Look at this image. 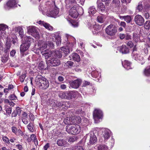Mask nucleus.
<instances>
[{
	"label": "nucleus",
	"instance_id": "nucleus-10",
	"mask_svg": "<svg viewBox=\"0 0 150 150\" xmlns=\"http://www.w3.org/2000/svg\"><path fill=\"white\" fill-rule=\"evenodd\" d=\"M47 62L52 67L58 66L60 63L59 60L53 57L50 60H49Z\"/></svg>",
	"mask_w": 150,
	"mask_h": 150
},
{
	"label": "nucleus",
	"instance_id": "nucleus-50",
	"mask_svg": "<svg viewBox=\"0 0 150 150\" xmlns=\"http://www.w3.org/2000/svg\"><path fill=\"white\" fill-rule=\"evenodd\" d=\"M65 92L64 91L59 92L58 94L59 97L62 99H64L65 98Z\"/></svg>",
	"mask_w": 150,
	"mask_h": 150
},
{
	"label": "nucleus",
	"instance_id": "nucleus-17",
	"mask_svg": "<svg viewBox=\"0 0 150 150\" xmlns=\"http://www.w3.org/2000/svg\"><path fill=\"white\" fill-rule=\"evenodd\" d=\"M103 135L104 137V140H107L108 139L110 136V130L106 129H103Z\"/></svg>",
	"mask_w": 150,
	"mask_h": 150
},
{
	"label": "nucleus",
	"instance_id": "nucleus-56",
	"mask_svg": "<svg viewBox=\"0 0 150 150\" xmlns=\"http://www.w3.org/2000/svg\"><path fill=\"white\" fill-rule=\"evenodd\" d=\"M65 98L64 99H66L69 100V91L65 92Z\"/></svg>",
	"mask_w": 150,
	"mask_h": 150
},
{
	"label": "nucleus",
	"instance_id": "nucleus-15",
	"mask_svg": "<svg viewBox=\"0 0 150 150\" xmlns=\"http://www.w3.org/2000/svg\"><path fill=\"white\" fill-rule=\"evenodd\" d=\"M58 13V9L57 8H55L48 12L47 14L48 16L55 18L57 15Z\"/></svg>",
	"mask_w": 150,
	"mask_h": 150
},
{
	"label": "nucleus",
	"instance_id": "nucleus-5",
	"mask_svg": "<svg viewBox=\"0 0 150 150\" xmlns=\"http://www.w3.org/2000/svg\"><path fill=\"white\" fill-rule=\"evenodd\" d=\"M132 56V58L135 60L139 62L142 61L141 63L142 64H143L144 63L143 56L141 54H138L135 48L133 49Z\"/></svg>",
	"mask_w": 150,
	"mask_h": 150
},
{
	"label": "nucleus",
	"instance_id": "nucleus-52",
	"mask_svg": "<svg viewBox=\"0 0 150 150\" xmlns=\"http://www.w3.org/2000/svg\"><path fill=\"white\" fill-rule=\"evenodd\" d=\"M11 129L12 132L15 134H17L18 131L17 128L16 127L13 126L11 127Z\"/></svg>",
	"mask_w": 150,
	"mask_h": 150
},
{
	"label": "nucleus",
	"instance_id": "nucleus-46",
	"mask_svg": "<svg viewBox=\"0 0 150 150\" xmlns=\"http://www.w3.org/2000/svg\"><path fill=\"white\" fill-rule=\"evenodd\" d=\"M45 64L43 62H40L38 65V68L40 70L44 69L45 68Z\"/></svg>",
	"mask_w": 150,
	"mask_h": 150
},
{
	"label": "nucleus",
	"instance_id": "nucleus-12",
	"mask_svg": "<svg viewBox=\"0 0 150 150\" xmlns=\"http://www.w3.org/2000/svg\"><path fill=\"white\" fill-rule=\"evenodd\" d=\"M57 144L59 146L61 147H67L69 145L67 140L62 138L57 140Z\"/></svg>",
	"mask_w": 150,
	"mask_h": 150
},
{
	"label": "nucleus",
	"instance_id": "nucleus-9",
	"mask_svg": "<svg viewBox=\"0 0 150 150\" xmlns=\"http://www.w3.org/2000/svg\"><path fill=\"white\" fill-rule=\"evenodd\" d=\"M77 6V5L73 6L69 11V15L74 18H77L78 15V13L76 9Z\"/></svg>",
	"mask_w": 150,
	"mask_h": 150
},
{
	"label": "nucleus",
	"instance_id": "nucleus-64",
	"mask_svg": "<svg viewBox=\"0 0 150 150\" xmlns=\"http://www.w3.org/2000/svg\"><path fill=\"white\" fill-rule=\"evenodd\" d=\"M50 146V144L47 143L44 146L43 149L44 150H47Z\"/></svg>",
	"mask_w": 150,
	"mask_h": 150
},
{
	"label": "nucleus",
	"instance_id": "nucleus-13",
	"mask_svg": "<svg viewBox=\"0 0 150 150\" xmlns=\"http://www.w3.org/2000/svg\"><path fill=\"white\" fill-rule=\"evenodd\" d=\"M30 45L29 43L25 42L23 43L20 47V51L21 54L23 55L24 52L27 50L29 48Z\"/></svg>",
	"mask_w": 150,
	"mask_h": 150
},
{
	"label": "nucleus",
	"instance_id": "nucleus-37",
	"mask_svg": "<svg viewBox=\"0 0 150 150\" xmlns=\"http://www.w3.org/2000/svg\"><path fill=\"white\" fill-rule=\"evenodd\" d=\"M28 129L31 132H33L34 131V126L33 124L30 122L27 126Z\"/></svg>",
	"mask_w": 150,
	"mask_h": 150
},
{
	"label": "nucleus",
	"instance_id": "nucleus-44",
	"mask_svg": "<svg viewBox=\"0 0 150 150\" xmlns=\"http://www.w3.org/2000/svg\"><path fill=\"white\" fill-rule=\"evenodd\" d=\"M11 45L9 43H7L6 46L4 50V51L6 53H7L8 52L11 47Z\"/></svg>",
	"mask_w": 150,
	"mask_h": 150
},
{
	"label": "nucleus",
	"instance_id": "nucleus-62",
	"mask_svg": "<svg viewBox=\"0 0 150 150\" xmlns=\"http://www.w3.org/2000/svg\"><path fill=\"white\" fill-rule=\"evenodd\" d=\"M28 114L26 112H23L22 115V119H23V118H25L28 117Z\"/></svg>",
	"mask_w": 150,
	"mask_h": 150
},
{
	"label": "nucleus",
	"instance_id": "nucleus-29",
	"mask_svg": "<svg viewBox=\"0 0 150 150\" xmlns=\"http://www.w3.org/2000/svg\"><path fill=\"white\" fill-rule=\"evenodd\" d=\"M60 50L62 53H63L66 54L69 53V50L68 47H62Z\"/></svg>",
	"mask_w": 150,
	"mask_h": 150
},
{
	"label": "nucleus",
	"instance_id": "nucleus-18",
	"mask_svg": "<svg viewBox=\"0 0 150 150\" xmlns=\"http://www.w3.org/2000/svg\"><path fill=\"white\" fill-rule=\"evenodd\" d=\"M97 3V7L99 11L103 12L105 11V7L103 4L100 1V0H98Z\"/></svg>",
	"mask_w": 150,
	"mask_h": 150
},
{
	"label": "nucleus",
	"instance_id": "nucleus-60",
	"mask_svg": "<svg viewBox=\"0 0 150 150\" xmlns=\"http://www.w3.org/2000/svg\"><path fill=\"white\" fill-rule=\"evenodd\" d=\"M14 111L18 115L19 114L20 115L21 112V108L19 107H17L16 108V110Z\"/></svg>",
	"mask_w": 150,
	"mask_h": 150
},
{
	"label": "nucleus",
	"instance_id": "nucleus-34",
	"mask_svg": "<svg viewBox=\"0 0 150 150\" xmlns=\"http://www.w3.org/2000/svg\"><path fill=\"white\" fill-rule=\"evenodd\" d=\"M112 6L115 7H118L120 4L119 0H113L112 2Z\"/></svg>",
	"mask_w": 150,
	"mask_h": 150
},
{
	"label": "nucleus",
	"instance_id": "nucleus-16",
	"mask_svg": "<svg viewBox=\"0 0 150 150\" xmlns=\"http://www.w3.org/2000/svg\"><path fill=\"white\" fill-rule=\"evenodd\" d=\"M52 57L55 58H60L62 56V54L60 50H59L52 51L51 52Z\"/></svg>",
	"mask_w": 150,
	"mask_h": 150
},
{
	"label": "nucleus",
	"instance_id": "nucleus-30",
	"mask_svg": "<svg viewBox=\"0 0 150 150\" xmlns=\"http://www.w3.org/2000/svg\"><path fill=\"white\" fill-rule=\"evenodd\" d=\"M121 18L124 19L125 21H126L127 23H129L132 21V16H122Z\"/></svg>",
	"mask_w": 150,
	"mask_h": 150
},
{
	"label": "nucleus",
	"instance_id": "nucleus-8",
	"mask_svg": "<svg viewBox=\"0 0 150 150\" xmlns=\"http://www.w3.org/2000/svg\"><path fill=\"white\" fill-rule=\"evenodd\" d=\"M134 20L136 23L139 26L143 25L144 22V18L139 15L135 16L134 17Z\"/></svg>",
	"mask_w": 150,
	"mask_h": 150
},
{
	"label": "nucleus",
	"instance_id": "nucleus-48",
	"mask_svg": "<svg viewBox=\"0 0 150 150\" xmlns=\"http://www.w3.org/2000/svg\"><path fill=\"white\" fill-rule=\"evenodd\" d=\"M5 108L6 113L8 115H10L11 112L12 108L10 107H7Z\"/></svg>",
	"mask_w": 150,
	"mask_h": 150
},
{
	"label": "nucleus",
	"instance_id": "nucleus-14",
	"mask_svg": "<svg viewBox=\"0 0 150 150\" xmlns=\"http://www.w3.org/2000/svg\"><path fill=\"white\" fill-rule=\"evenodd\" d=\"M81 82V80L80 79H77L75 80L70 83V86L71 87L74 88H78Z\"/></svg>",
	"mask_w": 150,
	"mask_h": 150
},
{
	"label": "nucleus",
	"instance_id": "nucleus-22",
	"mask_svg": "<svg viewBox=\"0 0 150 150\" xmlns=\"http://www.w3.org/2000/svg\"><path fill=\"white\" fill-rule=\"evenodd\" d=\"M16 32L18 33L21 38H22L24 35L23 30L21 26H18L15 28Z\"/></svg>",
	"mask_w": 150,
	"mask_h": 150
},
{
	"label": "nucleus",
	"instance_id": "nucleus-20",
	"mask_svg": "<svg viewBox=\"0 0 150 150\" xmlns=\"http://www.w3.org/2000/svg\"><path fill=\"white\" fill-rule=\"evenodd\" d=\"M120 52L122 54H126L129 52V49L125 45H122L119 47Z\"/></svg>",
	"mask_w": 150,
	"mask_h": 150
},
{
	"label": "nucleus",
	"instance_id": "nucleus-23",
	"mask_svg": "<svg viewBox=\"0 0 150 150\" xmlns=\"http://www.w3.org/2000/svg\"><path fill=\"white\" fill-rule=\"evenodd\" d=\"M41 53L42 55H44L46 59L52 57L51 52H50L49 51L48 49L41 51Z\"/></svg>",
	"mask_w": 150,
	"mask_h": 150
},
{
	"label": "nucleus",
	"instance_id": "nucleus-1",
	"mask_svg": "<svg viewBox=\"0 0 150 150\" xmlns=\"http://www.w3.org/2000/svg\"><path fill=\"white\" fill-rule=\"evenodd\" d=\"M36 81L38 86L43 89H46L49 86L50 84L48 81L41 75H38L36 76Z\"/></svg>",
	"mask_w": 150,
	"mask_h": 150
},
{
	"label": "nucleus",
	"instance_id": "nucleus-53",
	"mask_svg": "<svg viewBox=\"0 0 150 150\" xmlns=\"http://www.w3.org/2000/svg\"><path fill=\"white\" fill-rule=\"evenodd\" d=\"M2 139L3 141L5 143L7 144H9L10 143L9 139L6 136L3 137L2 138Z\"/></svg>",
	"mask_w": 150,
	"mask_h": 150
},
{
	"label": "nucleus",
	"instance_id": "nucleus-36",
	"mask_svg": "<svg viewBox=\"0 0 150 150\" xmlns=\"http://www.w3.org/2000/svg\"><path fill=\"white\" fill-rule=\"evenodd\" d=\"M46 44L47 48L48 49L50 48L52 49L54 48V45L52 42L50 41L47 42Z\"/></svg>",
	"mask_w": 150,
	"mask_h": 150
},
{
	"label": "nucleus",
	"instance_id": "nucleus-54",
	"mask_svg": "<svg viewBox=\"0 0 150 150\" xmlns=\"http://www.w3.org/2000/svg\"><path fill=\"white\" fill-rule=\"evenodd\" d=\"M28 120L29 119L28 117L22 119V122L25 125H27L28 123Z\"/></svg>",
	"mask_w": 150,
	"mask_h": 150
},
{
	"label": "nucleus",
	"instance_id": "nucleus-51",
	"mask_svg": "<svg viewBox=\"0 0 150 150\" xmlns=\"http://www.w3.org/2000/svg\"><path fill=\"white\" fill-rule=\"evenodd\" d=\"M72 150H84L82 146H75Z\"/></svg>",
	"mask_w": 150,
	"mask_h": 150
},
{
	"label": "nucleus",
	"instance_id": "nucleus-55",
	"mask_svg": "<svg viewBox=\"0 0 150 150\" xmlns=\"http://www.w3.org/2000/svg\"><path fill=\"white\" fill-rule=\"evenodd\" d=\"M76 140V139L75 137H70L68 139V141L70 143H71L75 142Z\"/></svg>",
	"mask_w": 150,
	"mask_h": 150
},
{
	"label": "nucleus",
	"instance_id": "nucleus-28",
	"mask_svg": "<svg viewBox=\"0 0 150 150\" xmlns=\"http://www.w3.org/2000/svg\"><path fill=\"white\" fill-rule=\"evenodd\" d=\"M74 63L71 61H69L66 62L64 65V67L65 68H71L74 66Z\"/></svg>",
	"mask_w": 150,
	"mask_h": 150
},
{
	"label": "nucleus",
	"instance_id": "nucleus-26",
	"mask_svg": "<svg viewBox=\"0 0 150 150\" xmlns=\"http://www.w3.org/2000/svg\"><path fill=\"white\" fill-rule=\"evenodd\" d=\"M79 93L77 91H69V100L76 98Z\"/></svg>",
	"mask_w": 150,
	"mask_h": 150
},
{
	"label": "nucleus",
	"instance_id": "nucleus-27",
	"mask_svg": "<svg viewBox=\"0 0 150 150\" xmlns=\"http://www.w3.org/2000/svg\"><path fill=\"white\" fill-rule=\"evenodd\" d=\"M72 59L75 61L79 62L80 60V58L79 56L76 53H73L71 55Z\"/></svg>",
	"mask_w": 150,
	"mask_h": 150
},
{
	"label": "nucleus",
	"instance_id": "nucleus-25",
	"mask_svg": "<svg viewBox=\"0 0 150 150\" xmlns=\"http://www.w3.org/2000/svg\"><path fill=\"white\" fill-rule=\"evenodd\" d=\"M122 64L124 68L127 70L131 69V63L128 61H125L122 63Z\"/></svg>",
	"mask_w": 150,
	"mask_h": 150
},
{
	"label": "nucleus",
	"instance_id": "nucleus-47",
	"mask_svg": "<svg viewBox=\"0 0 150 150\" xmlns=\"http://www.w3.org/2000/svg\"><path fill=\"white\" fill-rule=\"evenodd\" d=\"M9 99L11 100H15L17 99V97L14 94L10 95L8 97Z\"/></svg>",
	"mask_w": 150,
	"mask_h": 150
},
{
	"label": "nucleus",
	"instance_id": "nucleus-45",
	"mask_svg": "<svg viewBox=\"0 0 150 150\" xmlns=\"http://www.w3.org/2000/svg\"><path fill=\"white\" fill-rule=\"evenodd\" d=\"M144 28L147 29L150 28V21H148L146 22L144 24Z\"/></svg>",
	"mask_w": 150,
	"mask_h": 150
},
{
	"label": "nucleus",
	"instance_id": "nucleus-38",
	"mask_svg": "<svg viewBox=\"0 0 150 150\" xmlns=\"http://www.w3.org/2000/svg\"><path fill=\"white\" fill-rule=\"evenodd\" d=\"M68 2L69 4V6H72L73 5H77L76 0H66Z\"/></svg>",
	"mask_w": 150,
	"mask_h": 150
},
{
	"label": "nucleus",
	"instance_id": "nucleus-33",
	"mask_svg": "<svg viewBox=\"0 0 150 150\" xmlns=\"http://www.w3.org/2000/svg\"><path fill=\"white\" fill-rule=\"evenodd\" d=\"M93 28L94 29V32L96 33H98L101 29V27L99 25H95L93 26Z\"/></svg>",
	"mask_w": 150,
	"mask_h": 150
},
{
	"label": "nucleus",
	"instance_id": "nucleus-32",
	"mask_svg": "<svg viewBox=\"0 0 150 150\" xmlns=\"http://www.w3.org/2000/svg\"><path fill=\"white\" fill-rule=\"evenodd\" d=\"M96 12L95 8L94 6L90 7L88 9V13L90 15H92L95 13Z\"/></svg>",
	"mask_w": 150,
	"mask_h": 150
},
{
	"label": "nucleus",
	"instance_id": "nucleus-24",
	"mask_svg": "<svg viewBox=\"0 0 150 150\" xmlns=\"http://www.w3.org/2000/svg\"><path fill=\"white\" fill-rule=\"evenodd\" d=\"M72 122L73 123H79L81 121V119L79 116H74L71 118Z\"/></svg>",
	"mask_w": 150,
	"mask_h": 150
},
{
	"label": "nucleus",
	"instance_id": "nucleus-40",
	"mask_svg": "<svg viewBox=\"0 0 150 150\" xmlns=\"http://www.w3.org/2000/svg\"><path fill=\"white\" fill-rule=\"evenodd\" d=\"M98 21L100 23H103L104 21V17L102 15L98 16L97 18Z\"/></svg>",
	"mask_w": 150,
	"mask_h": 150
},
{
	"label": "nucleus",
	"instance_id": "nucleus-4",
	"mask_svg": "<svg viewBox=\"0 0 150 150\" xmlns=\"http://www.w3.org/2000/svg\"><path fill=\"white\" fill-rule=\"evenodd\" d=\"M103 117L102 111L100 109H96L93 112V118L95 122L98 123L100 122V120Z\"/></svg>",
	"mask_w": 150,
	"mask_h": 150
},
{
	"label": "nucleus",
	"instance_id": "nucleus-6",
	"mask_svg": "<svg viewBox=\"0 0 150 150\" xmlns=\"http://www.w3.org/2000/svg\"><path fill=\"white\" fill-rule=\"evenodd\" d=\"M96 131L94 130L93 131H91L90 133L88 135V136L89 137V143L90 144H94L96 143L97 141L96 136L95 135Z\"/></svg>",
	"mask_w": 150,
	"mask_h": 150
},
{
	"label": "nucleus",
	"instance_id": "nucleus-63",
	"mask_svg": "<svg viewBox=\"0 0 150 150\" xmlns=\"http://www.w3.org/2000/svg\"><path fill=\"white\" fill-rule=\"evenodd\" d=\"M16 135H18L23 136V134L20 129H18L17 134Z\"/></svg>",
	"mask_w": 150,
	"mask_h": 150
},
{
	"label": "nucleus",
	"instance_id": "nucleus-49",
	"mask_svg": "<svg viewBox=\"0 0 150 150\" xmlns=\"http://www.w3.org/2000/svg\"><path fill=\"white\" fill-rule=\"evenodd\" d=\"M46 44L45 43H44L42 45H40V47H39L40 50L41 51H44L43 50L46 49V48H47V47L46 45Z\"/></svg>",
	"mask_w": 150,
	"mask_h": 150
},
{
	"label": "nucleus",
	"instance_id": "nucleus-19",
	"mask_svg": "<svg viewBox=\"0 0 150 150\" xmlns=\"http://www.w3.org/2000/svg\"><path fill=\"white\" fill-rule=\"evenodd\" d=\"M52 40L56 42V45H59L61 44V37L59 35H54V38H52Z\"/></svg>",
	"mask_w": 150,
	"mask_h": 150
},
{
	"label": "nucleus",
	"instance_id": "nucleus-3",
	"mask_svg": "<svg viewBox=\"0 0 150 150\" xmlns=\"http://www.w3.org/2000/svg\"><path fill=\"white\" fill-rule=\"evenodd\" d=\"M105 30L108 35L113 36L115 35L117 31V27L114 25L110 24L106 28Z\"/></svg>",
	"mask_w": 150,
	"mask_h": 150
},
{
	"label": "nucleus",
	"instance_id": "nucleus-11",
	"mask_svg": "<svg viewBox=\"0 0 150 150\" xmlns=\"http://www.w3.org/2000/svg\"><path fill=\"white\" fill-rule=\"evenodd\" d=\"M16 4L15 0H9L4 6V7L6 10H9L14 7Z\"/></svg>",
	"mask_w": 150,
	"mask_h": 150
},
{
	"label": "nucleus",
	"instance_id": "nucleus-35",
	"mask_svg": "<svg viewBox=\"0 0 150 150\" xmlns=\"http://www.w3.org/2000/svg\"><path fill=\"white\" fill-rule=\"evenodd\" d=\"M142 2H139L136 7V11L137 12L141 11L143 9V6L142 4Z\"/></svg>",
	"mask_w": 150,
	"mask_h": 150
},
{
	"label": "nucleus",
	"instance_id": "nucleus-7",
	"mask_svg": "<svg viewBox=\"0 0 150 150\" xmlns=\"http://www.w3.org/2000/svg\"><path fill=\"white\" fill-rule=\"evenodd\" d=\"M27 29L28 32L34 37L36 38L38 36L39 32L35 26H29L28 27Z\"/></svg>",
	"mask_w": 150,
	"mask_h": 150
},
{
	"label": "nucleus",
	"instance_id": "nucleus-31",
	"mask_svg": "<svg viewBox=\"0 0 150 150\" xmlns=\"http://www.w3.org/2000/svg\"><path fill=\"white\" fill-rule=\"evenodd\" d=\"M108 147L105 144H99L98 146V150H108Z\"/></svg>",
	"mask_w": 150,
	"mask_h": 150
},
{
	"label": "nucleus",
	"instance_id": "nucleus-43",
	"mask_svg": "<svg viewBox=\"0 0 150 150\" xmlns=\"http://www.w3.org/2000/svg\"><path fill=\"white\" fill-rule=\"evenodd\" d=\"M144 74L146 76L150 75V67H147L145 69Z\"/></svg>",
	"mask_w": 150,
	"mask_h": 150
},
{
	"label": "nucleus",
	"instance_id": "nucleus-61",
	"mask_svg": "<svg viewBox=\"0 0 150 150\" xmlns=\"http://www.w3.org/2000/svg\"><path fill=\"white\" fill-rule=\"evenodd\" d=\"M127 44L128 46L130 47V48L133 47L134 45L133 43L131 41H129L128 42Z\"/></svg>",
	"mask_w": 150,
	"mask_h": 150
},
{
	"label": "nucleus",
	"instance_id": "nucleus-57",
	"mask_svg": "<svg viewBox=\"0 0 150 150\" xmlns=\"http://www.w3.org/2000/svg\"><path fill=\"white\" fill-rule=\"evenodd\" d=\"M111 0H100V1L105 2L106 5L108 6L110 3Z\"/></svg>",
	"mask_w": 150,
	"mask_h": 150
},
{
	"label": "nucleus",
	"instance_id": "nucleus-41",
	"mask_svg": "<svg viewBox=\"0 0 150 150\" xmlns=\"http://www.w3.org/2000/svg\"><path fill=\"white\" fill-rule=\"evenodd\" d=\"M8 54H6V55L2 57L1 58V61L2 62L5 63L7 62L8 59Z\"/></svg>",
	"mask_w": 150,
	"mask_h": 150
},
{
	"label": "nucleus",
	"instance_id": "nucleus-21",
	"mask_svg": "<svg viewBox=\"0 0 150 150\" xmlns=\"http://www.w3.org/2000/svg\"><path fill=\"white\" fill-rule=\"evenodd\" d=\"M38 23L39 24L42 25L46 28L49 30H52L53 27L51 26L49 24L46 23L43 21H40Z\"/></svg>",
	"mask_w": 150,
	"mask_h": 150
},
{
	"label": "nucleus",
	"instance_id": "nucleus-39",
	"mask_svg": "<svg viewBox=\"0 0 150 150\" xmlns=\"http://www.w3.org/2000/svg\"><path fill=\"white\" fill-rule=\"evenodd\" d=\"M25 42L26 43H29L30 45L31 42H33V39L31 38L30 36H27L25 38Z\"/></svg>",
	"mask_w": 150,
	"mask_h": 150
},
{
	"label": "nucleus",
	"instance_id": "nucleus-58",
	"mask_svg": "<svg viewBox=\"0 0 150 150\" xmlns=\"http://www.w3.org/2000/svg\"><path fill=\"white\" fill-rule=\"evenodd\" d=\"M85 0H77L76 4H80L82 5H83L85 2Z\"/></svg>",
	"mask_w": 150,
	"mask_h": 150
},
{
	"label": "nucleus",
	"instance_id": "nucleus-42",
	"mask_svg": "<svg viewBox=\"0 0 150 150\" xmlns=\"http://www.w3.org/2000/svg\"><path fill=\"white\" fill-rule=\"evenodd\" d=\"M133 40L136 42H138L139 40L138 35L135 33H133Z\"/></svg>",
	"mask_w": 150,
	"mask_h": 150
},
{
	"label": "nucleus",
	"instance_id": "nucleus-59",
	"mask_svg": "<svg viewBox=\"0 0 150 150\" xmlns=\"http://www.w3.org/2000/svg\"><path fill=\"white\" fill-rule=\"evenodd\" d=\"M26 77V75L25 74L22 75L20 77V80L21 82H23L24 81L25 78Z\"/></svg>",
	"mask_w": 150,
	"mask_h": 150
},
{
	"label": "nucleus",
	"instance_id": "nucleus-2",
	"mask_svg": "<svg viewBox=\"0 0 150 150\" xmlns=\"http://www.w3.org/2000/svg\"><path fill=\"white\" fill-rule=\"evenodd\" d=\"M66 130L69 133L71 134H77L81 131V128L78 125H68L66 127Z\"/></svg>",
	"mask_w": 150,
	"mask_h": 150
}]
</instances>
